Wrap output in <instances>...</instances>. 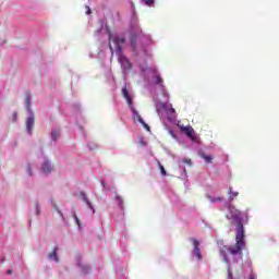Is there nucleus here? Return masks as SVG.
Segmentation results:
<instances>
[{"label":"nucleus","instance_id":"nucleus-1","mask_svg":"<svg viewBox=\"0 0 279 279\" xmlns=\"http://www.w3.org/2000/svg\"><path fill=\"white\" fill-rule=\"evenodd\" d=\"M228 252L233 256L239 254L243 256V250H245V228L242 225H239L235 235V245L229 246Z\"/></svg>","mask_w":279,"mask_h":279},{"label":"nucleus","instance_id":"nucleus-2","mask_svg":"<svg viewBox=\"0 0 279 279\" xmlns=\"http://www.w3.org/2000/svg\"><path fill=\"white\" fill-rule=\"evenodd\" d=\"M122 96L124 97V99H126V104H128L130 110L133 113V119L135 121H138V123H141L142 125H144V128L146 130H149V125H147L145 123V120H143V118L141 117V113H138L136 108H134V102L132 101V95H130V92L128 90V87L122 88Z\"/></svg>","mask_w":279,"mask_h":279},{"label":"nucleus","instance_id":"nucleus-3","mask_svg":"<svg viewBox=\"0 0 279 279\" xmlns=\"http://www.w3.org/2000/svg\"><path fill=\"white\" fill-rule=\"evenodd\" d=\"M181 132H184V134L192 141V143H197L199 141V137H197V134H195V130L191 125H180L179 126Z\"/></svg>","mask_w":279,"mask_h":279},{"label":"nucleus","instance_id":"nucleus-4","mask_svg":"<svg viewBox=\"0 0 279 279\" xmlns=\"http://www.w3.org/2000/svg\"><path fill=\"white\" fill-rule=\"evenodd\" d=\"M230 213L232 215V218L235 220L236 230L239 226H243V218H241V210L232 207L230 208Z\"/></svg>","mask_w":279,"mask_h":279},{"label":"nucleus","instance_id":"nucleus-5","mask_svg":"<svg viewBox=\"0 0 279 279\" xmlns=\"http://www.w3.org/2000/svg\"><path fill=\"white\" fill-rule=\"evenodd\" d=\"M119 61L124 71H130V69H132V63H130V60H128V58H125L124 56L121 54Z\"/></svg>","mask_w":279,"mask_h":279},{"label":"nucleus","instance_id":"nucleus-6","mask_svg":"<svg viewBox=\"0 0 279 279\" xmlns=\"http://www.w3.org/2000/svg\"><path fill=\"white\" fill-rule=\"evenodd\" d=\"M41 171H43V173H45L46 175H48V173H51V171H53V166L51 165V162H49V160H46V161L41 165Z\"/></svg>","mask_w":279,"mask_h":279},{"label":"nucleus","instance_id":"nucleus-7","mask_svg":"<svg viewBox=\"0 0 279 279\" xmlns=\"http://www.w3.org/2000/svg\"><path fill=\"white\" fill-rule=\"evenodd\" d=\"M113 43L117 46L118 53H121V51H122L121 45H123L125 43V37L116 36V37H113Z\"/></svg>","mask_w":279,"mask_h":279},{"label":"nucleus","instance_id":"nucleus-8","mask_svg":"<svg viewBox=\"0 0 279 279\" xmlns=\"http://www.w3.org/2000/svg\"><path fill=\"white\" fill-rule=\"evenodd\" d=\"M193 245H194V254L196 258H198V260H202V252L199 251V240L194 239Z\"/></svg>","mask_w":279,"mask_h":279},{"label":"nucleus","instance_id":"nucleus-9","mask_svg":"<svg viewBox=\"0 0 279 279\" xmlns=\"http://www.w3.org/2000/svg\"><path fill=\"white\" fill-rule=\"evenodd\" d=\"M34 116L28 117L26 120V130L28 134H32V131L34 130Z\"/></svg>","mask_w":279,"mask_h":279},{"label":"nucleus","instance_id":"nucleus-10","mask_svg":"<svg viewBox=\"0 0 279 279\" xmlns=\"http://www.w3.org/2000/svg\"><path fill=\"white\" fill-rule=\"evenodd\" d=\"M80 195H81L83 202L86 203V206H88V208H90L93 210V213H95V208H93V204L90 203V201H88L86 193L81 192Z\"/></svg>","mask_w":279,"mask_h":279},{"label":"nucleus","instance_id":"nucleus-11","mask_svg":"<svg viewBox=\"0 0 279 279\" xmlns=\"http://www.w3.org/2000/svg\"><path fill=\"white\" fill-rule=\"evenodd\" d=\"M162 108L166 110L167 114L173 117L175 114V109L171 105H163Z\"/></svg>","mask_w":279,"mask_h":279},{"label":"nucleus","instance_id":"nucleus-12","mask_svg":"<svg viewBox=\"0 0 279 279\" xmlns=\"http://www.w3.org/2000/svg\"><path fill=\"white\" fill-rule=\"evenodd\" d=\"M114 199H116L119 208H121V210H125L123 198L121 196H119V194H116Z\"/></svg>","mask_w":279,"mask_h":279},{"label":"nucleus","instance_id":"nucleus-13","mask_svg":"<svg viewBox=\"0 0 279 279\" xmlns=\"http://www.w3.org/2000/svg\"><path fill=\"white\" fill-rule=\"evenodd\" d=\"M48 256L50 260H56V263H59L60 259L58 258V247H54Z\"/></svg>","mask_w":279,"mask_h":279},{"label":"nucleus","instance_id":"nucleus-14","mask_svg":"<svg viewBox=\"0 0 279 279\" xmlns=\"http://www.w3.org/2000/svg\"><path fill=\"white\" fill-rule=\"evenodd\" d=\"M199 156H201V158L205 159V162H208V163L213 162V156L206 155L204 153H201Z\"/></svg>","mask_w":279,"mask_h":279},{"label":"nucleus","instance_id":"nucleus-15","mask_svg":"<svg viewBox=\"0 0 279 279\" xmlns=\"http://www.w3.org/2000/svg\"><path fill=\"white\" fill-rule=\"evenodd\" d=\"M137 38H138V37H137L136 35H133V36L131 37V47H132L133 51L136 50V39H137Z\"/></svg>","mask_w":279,"mask_h":279},{"label":"nucleus","instance_id":"nucleus-16","mask_svg":"<svg viewBox=\"0 0 279 279\" xmlns=\"http://www.w3.org/2000/svg\"><path fill=\"white\" fill-rule=\"evenodd\" d=\"M51 137H52V141H58V138H60V131L58 130L52 131Z\"/></svg>","mask_w":279,"mask_h":279},{"label":"nucleus","instance_id":"nucleus-17","mask_svg":"<svg viewBox=\"0 0 279 279\" xmlns=\"http://www.w3.org/2000/svg\"><path fill=\"white\" fill-rule=\"evenodd\" d=\"M229 193H230L229 199H234L235 197H239V192H233L232 187L229 189Z\"/></svg>","mask_w":279,"mask_h":279},{"label":"nucleus","instance_id":"nucleus-18","mask_svg":"<svg viewBox=\"0 0 279 279\" xmlns=\"http://www.w3.org/2000/svg\"><path fill=\"white\" fill-rule=\"evenodd\" d=\"M25 104H26L27 108L29 109L32 106V95H29V94L26 95Z\"/></svg>","mask_w":279,"mask_h":279},{"label":"nucleus","instance_id":"nucleus-19","mask_svg":"<svg viewBox=\"0 0 279 279\" xmlns=\"http://www.w3.org/2000/svg\"><path fill=\"white\" fill-rule=\"evenodd\" d=\"M145 5H148V8H153L154 3H156V0H142Z\"/></svg>","mask_w":279,"mask_h":279},{"label":"nucleus","instance_id":"nucleus-20","mask_svg":"<svg viewBox=\"0 0 279 279\" xmlns=\"http://www.w3.org/2000/svg\"><path fill=\"white\" fill-rule=\"evenodd\" d=\"M207 198L210 202H213V203H215V202H223V197H221V196H218L217 198H213V196H207Z\"/></svg>","mask_w":279,"mask_h":279},{"label":"nucleus","instance_id":"nucleus-21","mask_svg":"<svg viewBox=\"0 0 279 279\" xmlns=\"http://www.w3.org/2000/svg\"><path fill=\"white\" fill-rule=\"evenodd\" d=\"M220 254H221V256H223L225 263H229V260H228V255L226 254V252L223 251V248L220 251Z\"/></svg>","mask_w":279,"mask_h":279},{"label":"nucleus","instance_id":"nucleus-22","mask_svg":"<svg viewBox=\"0 0 279 279\" xmlns=\"http://www.w3.org/2000/svg\"><path fill=\"white\" fill-rule=\"evenodd\" d=\"M155 84H158V85L162 84V77L156 76L155 77Z\"/></svg>","mask_w":279,"mask_h":279},{"label":"nucleus","instance_id":"nucleus-23","mask_svg":"<svg viewBox=\"0 0 279 279\" xmlns=\"http://www.w3.org/2000/svg\"><path fill=\"white\" fill-rule=\"evenodd\" d=\"M159 169L161 171V175H167V170H165V166H160Z\"/></svg>","mask_w":279,"mask_h":279},{"label":"nucleus","instance_id":"nucleus-24","mask_svg":"<svg viewBox=\"0 0 279 279\" xmlns=\"http://www.w3.org/2000/svg\"><path fill=\"white\" fill-rule=\"evenodd\" d=\"M73 217H74V219H75V221H76V223H77V226H78V228L82 226V223L80 222V218H77V215H73Z\"/></svg>","mask_w":279,"mask_h":279},{"label":"nucleus","instance_id":"nucleus-25","mask_svg":"<svg viewBox=\"0 0 279 279\" xmlns=\"http://www.w3.org/2000/svg\"><path fill=\"white\" fill-rule=\"evenodd\" d=\"M86 14L89 15V14H93V11L90 10V7L86 5Z\"/></svg>","mask_w":279,"mask_h":279},{"label":"nucleus","instance_id":"nucleus-26","mask_svg":"<svg viewBox=\"0 0 279 279\" xmlns=\"http://www.w3.org/2000/svg\"><path fill=\"white\" fill-rule=\"evenodd\" d=\"M183 162H184L185 165H190V167H191V165H192V160H191V159H183Z\"/></svg>","mask_w":279,"mask_h":279},{"label":"nucleus","instance_id":"nucleus-27","mask_svg":"<svg viewBox=\"0 0 279 279\" xmlns=\"http://www.w3.org/2000/svg\"><path fill=\"white\" fill-rule=\"evenodd\" d=\"M27 173L32 175V166H27Z\"/></svg>","mask_w":279,"mask_h":279},{"label":"nucleus","instance_id":"nucleus-28","mask_svg":"<svg viewBox=\"0 0 279 279\" xmlns=\"http://www.w3.org/2000/svg\"><path fill=\"white\" fill-rule=\"evenodd\" d=\"M36 213H37V215H40V206H36Z\"/></svg>","mask_w":279,"mask_h":279},{"label":"nucleus","instance_id":"nucleus-29","mask_svg":"<svg viewBox=\"0 0 279 279\" xmlns=\"http://www.w3.org/2000/svg\"><path fill=\"white\" fill-rule=\"evenodd\" d=\"M53 207L56 208V210L59 213V215H61L60 209H58V205H53Z\"/></svg>","mask_w":279,"mask_h":279},{"label":"nucleus","instance_id":"nucleus-30","mask_svg":"<svg viewBox=\"0 0 279 279\" xmlns=\"http://www.w3.org/2000/svg\"><path fill=\"white\" fill-rule=\"evenodd\" d=\"M248 279H256L254 276H251Z\"/></svg>","mask_w":279,"mask_h":279},{"label":"nucleus","instance_id":"nucleus-31","mask_svg":"<svg viewBox=\"0 0 279 279\" xmlns=\"http://www.w3.org/2000/svg\"><path fill=\"white\" fill-rule=\"evenodd\" d=\"M7 274H12V270H8Z\"/></svg>","mask_w":279,"mask_h":279},{"label":"nucleus","instance_id":"nucleus-32","mask_svg":"<svg viewBox=\"0 0 279 279\" xmlns=\"http://www.w3.org/2000/svg\"><path fill=\"white\" fill-rule=\"evenodd\" d=\"M111 38H112V35H109V40H111Z\"/></svg>","mask_w":279,"mask_h":279},{"label":"nucleus","instance_id":"nucleus-33","mask_svg":"<svg viewBox=\"0 0 279 279\" xmlns=\"http://www.w3.org/2000/svg\"><path fill=\"white\" fill-rule=\"evenodd\" d=\"M109 48L112 49V45H109Z\"/></svg>","mask_w":279,"mask_h":279},{"label":"nucleus","instance_id":"nucleus-34","mask_svg":"<svg viewBox=\"0 0 279 279\" xmlns=\"http://www.w3.org/2000/svg\"><path fill=\"white\" fill-rule=\"evenodd\" d=\"M14 117H16V113H14Z\"/></svg>","mask_w":279,"mask_h":279}]
</instances>
